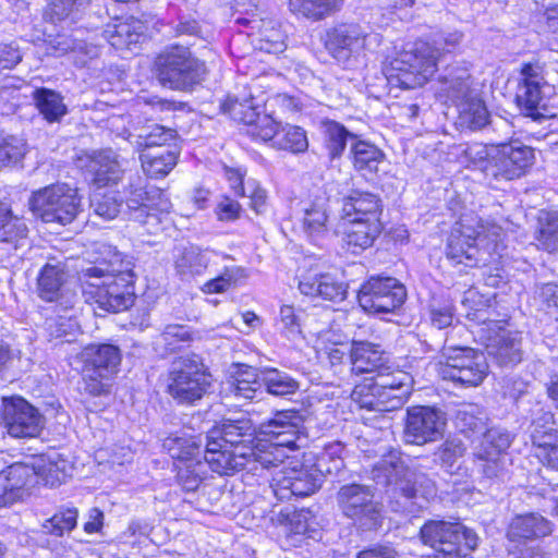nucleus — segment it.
<instances>
[{
    "label": "nucleus",
    "instance_id": "1",
    "mask_svg": "<svg viewBox=\"0 0 558 558\" xmlns=\"http://www.w3.org/2000/svg\"><path fill=\"white\" fill-rule=\"evenodd\" d=\"M205 439L204 450L201 437L196 436H170L163 440V448L175 461L177 481L184 490L195 492L209 470L219 475H232L243 469L258 471L254 446L233 448L208 435Z\"/></svg>",
    "mask_w": 558,
    "mask_h": 558
},
{
    "label": "nucleus",
    "instance_id": "2",
    "mask_svg": "<svg viewBox=\"0 0 558 558\" xmlns=\"http://www.w3.org/2000/svg\"><path fill=\"white\" fill-rule=\"evenodd\" d=\"M506 228L492 219L462 215L448 238L446 255L454 264L468 267L483 266L484 283L498 288L506 282L502 268L508 256Z\"/></svg>",
    "mask_w": 558,
    "mask_h": 558
},
{
    "label": "nucleus",
    "instance_id": "3",
    "mask_svg": "<svg viewBox=\"0 0 558 558\" xmlns=\"http://www.w3.org/2000/svg\"><path fill=\"white\" fill-rule=\"evenodd\" d=\"M93 265L80 274L86 300L107 312L128 310L134 301L133 263L114 246L97 242Z\"/></svg>",
    "mask_w": 558,
    "mask_h": 558
},
{
    "label": "nucleus",
    "instance_id": "4",
    "mask_svg": "<svg viewBox=\"0 0 558 558\" xmlns=\"http://www.w3.org/2000/svg\"><path fill=\"white\" fill-rule=\"evenodd\" d=\"M123 193V198L118 197L114 192L95 193L90 199L94 213L105 220L114 219L124 202L130 220L144 226L148 233H157L162 229L163 219L172 207L168 195L162 190L155 186L147 187L145 179L137 173H132L128 178Z\"/></svg>",
    "mask_w": 558,
    "mask_h": 558
},
{
    "label": "nucleus",
    "instance_id": "5",
    "mask_svg": "<svg viewBox=\"0 0 558 558\" xmlns=\"http://www.w3.org/2000/svg\"><path fill=\"white\" fill-rule=\"evenodd\" d=\"M462 304L468 308L466 317L478 327L481 337L489 355L500 365H514L522 359L521 337L517 331L504 327L505 320L496 319V310L492 296L480 294L475 289L464 293Z\"/></svg>",
    "mask_w": 558,
    "mask_h": 558
},
{
    "label": "nucleus",
    "instance_id": "6",
    "mask_svg": "<svg viewBox=\"0 0 558 558\" xmlns=\"http://www.w3.org/2000/svg\"><path fill=\"white\" fill-rule=\"evenodd\" d=\"M344 446L330 442L324 447L317 460V468L296 462L292 466L283 465L272 474L270 488L278 500L292 497H306L314 494L322 485L319 473L337 474L344 468Z\"/></svg>",
    "mask_w": 558,
    "mask_h": 558
},
{
    "label": "nucleus",
    "instance_id": "7",
    "mask_svg": "<svg viewBox=\"0 0 558 558\" xmlns=\"http://www.w3.org/2000/svg\"><path fill=\"white\" fill-rule=\"evenodd\" d=\"M231 117L248 126L247 134L255 140L270 142L277 149L293 154L304 153L308 147L305 131L296 125L281 124L270 114L262 113L253 98L235 100L229 105Z\"/></svg>",
    "mask_w": 558,
    "mask_h": 558
},
{
    "label": "nucleus",
    "instance_id": "8",
    "mask_svg": "<svg viewBox=\"0 0 558 558\" xmlns=\"http://www.w3.org/2000/svg\"><path fill=\"white\" fill-rule=\"evenodd\" d=\"M301 417L294 411L278 412L258 427L254 445L260 469L277 468L289 458V452L300 448Z\"/></svg>",
    "mask_w": 558,
    "mask_h": 558
},
{
    "label": "nucleus",
    "instance_id": "9",
    "mask_svg": "<svg viewBox=\"0 0 558 558\" xmlns=\"http://www.w3.org/2000/svg\"><path fill=\"white\" fill-rule=\"evenodd\" d=\"M440 48L424 40L408 43L386 68L391 85L404 89L423 86L436 73Z\"/></svg>",
    "mask_w": 558,
    "mask_h": 558
},
{
    "label": "nucleus",
    "instance_id": "10",
    "mask_svg": "<svg viewBox=\"0 0 558 558\" xmlns=\"http://www.w3.org/2000/svg\"><path fill=\"white\" fill-rule=\"evenodd\" d=\"M158 81L162 86L175 90H189L205 80L207 68L184 46H170L155 60Z\"/></svg>",
    "mask_w": 558,
    "mask_h": 558
},
{
    "label": "nucleus",
    "instance_id": "11",
    "mask_svg": "<svg viewBox=\"0 0 558 558\" xmlns=\"http://www.w3.org/2000/svg\"><path fill=\"white\" fill-rule=\"evenodd\" d=\"M371 475L379 485L393 486L395 492H399L409 501L416 500L420 495L426 499V495L435 493L434 484L407 466L398 450L384 454L373 465Z\"/></svg>",
    "mask_w": 558,
    "mask_h": 558
},
{
    "label": "nucleus",
    "instance_id": "12",
    "mask_svg": "<svg viewBox=\"0 0 558 558\" xmlns=\"http://www.w3.org/2000/svg\"><path fill=\"white\" fill-rule=\"evenodd\" d=\"M420 534L423 543L436 550L435 558H472L468 551L478 545L477 534L460 522L430 520Z\"/></svg>",
    "mask_w": 558,
    "mask_h": 558
},
{
    "label": "nucleus",
    "instance_id": "13",
    "mask_svg": "<svg viewBox=\"0 0 558 558\" xmlns=\"http://www.w3.org/2000/svg\"><path fill=\"white\" fill-rule=\"evenodd\" d=\"M82 362L84 389L92 396L109 392L110 380L119 372L121 351L111 343H90L78 355Z\"/></svg>",
    "mask_w": 558,
    "mask_h": 558
},
{
    "label": "nucleus",
    "instance_id": "14",
    "mask_svg": "<svg viewBox=\"0 0 558 558\" xmlns=\"http://www.w3.org/2000/svg\"><path fill=\"white\" fill-rule=\"evenodd\" d=\"M210 373L196 355L181 356L172 363L168 377V392L179 403L192 404L209 392Z\"/></svg>",
    "mask_w": 558,
    "mask_h": 558
},
{
    "label": "nucleus",
    "instance_id": "15",
    "mask_svg": "<svg viewBox=\"0 0 558 558\" xmlns=\"http://www.w3.org/2000/svg\"><path fill=\"white\" fill-rule=\"evenodd\" d=\"M29 208L44 222L68 225L81 210V197L68 184L49 185L32 194Z\"/></svg>",
    "mask_w": 558,
    "mask_h": 558
},
{
    "label": "nucleus",
    "instance_id": "16",
    "mask_svg": "<svg viewBox=\"0 0 558 558\" xmlns=\"http://www.w3.org/2000/svg\"><path fill=\"white\" fill-rule=\"evenodd\" d=\"M337 501L342 513L363 530L377 529L383 520V506L375 500L371 487L361 484L343 485Z\"/></svg>",
    "mask_w": 558,
    "mask_h": 558
},
{
    "label": "nucleus",
    "instance_id": "17",
    "mask_svg": "<svg viewBox=\"0 0 558 558\" xmlns=\"http://www.w3.org/2000/svg\"><path fill=\"white\" fill-rule=\"evenodd\" d=\"M440 375L446 380L465 387H476L488 375V363L483 352L469 347L452 348L441 365Z\"/></svg>",
    "mask_w": 558,
    "mask_h": 558
},
{
    "label": "nucleus",
    "instance_id": "18",
    "mask_svg": "<svg viewBox=\"0 0 558 558\" xmlns=\"http://www.w3.org/2000/svg\"><path fill=\"white\" fill-rule=\"evenodd\" d=\"M359 304L368 313H392L402 306L407 299L405 287L391 277H372L359 291Z\"/></svg>",
    "mask_w": 558,
    "mask_h": 558
},
{
    "label": "nucleus",
    "instance_id": "19",
    "mask_svg": "<svg viewBox=\"0 0 558 558\" xmlns=\"http://www.w3.org/2000/svg\"><path fill=\"white\" fill-rule=\"evenodd\" d=\"M495 163L488 168L494 186L500 181H511L525 173L534 160L533 149L519 140L501 143L494 149Z\"/></svg>",
    "mask_w": 558,
    "mask_h": 558
},
{
    "label": "nucleus",
    "instance_id": "20",
    "mask_svg": "<svg viewBox=\"0 0 558 558\" xmlns=\"http://www.w3.org/2000/svg\"><path fill=\"white\" fill-rule=\"evenodd\" d=\"M446 416L434 407L417 405L409 408L403 432L407 444L423 446L442 438Z\"/></svg>",
    "mask_w": 558,
    "mask_h": 558
},
{
    "label": "nucleus",
    "instance_id": "21",
    "mask_svg": "<svg viewBox=\"0 0 558 558\" xmlns=\"http://www.w3.org/2000/svg\"><path fill=\"white\" fill-rule=\"evenodd\" d=\"M1 421L8 434L15 438H33L44 427L40 412L22 397L2 399Z\"/></svg>",
    "mask_w": 558,
    "mask_h": 558
},
{
    "label": "nucleus",
    "instance_id": "22",
    "mask_svg": "<svg viewBox=\"0 0 558 558\" xmlns=\"http://www.w3.org/2000/svg\"><path fill=\"white\" fill-rule=\"evenodd\" d=\"M511 442L512 435L508 430L499 427L485 429L474 456L482 462L481 469L486 477L504 476L509 462L506 451Z\"/></svg>",
    "mask_w": 558,
    "mask_h": 558
},
{
    "label": "nucleus",
    "instance_id": "23",
    "mask_svg": "<svg viewBox=\"0 0 558 558\" xmlns=\"http://www.w3.org/2000/svg\"><path fill=\"white\" fill-rule=\"evenodd\" d=\"M76 167L97 189L117 184L123 174L118 156L112 150L84 153L77 157Z\"/></svg>",
    "mask_w": 558,
    "mask_h": 558
},
{
    "label": "nucleus",
    "instance_id": "24",
    "mask_svg": "<svg viewBox=\"0 0 558 558\" xmlns=\"http://www.w3.org/2000/svg\"><path fill=\"white\" fill-rule=\"evenodd\" d=\"M520 82L517 89V101L526 114L533 116L544 106L545 98L553 93L544 76V69L538 63H525L520 71Z\"/></svg>",
    "mask_w": 558,
    "mask_h": 558
},
{
    "label": "nucleus",
    "instance_id": "25",
    "mask_svg": "<svg viewBox=\"0 0 558 558\" xmlns=\"http://www.w3.org/2000/svg\"><path fill=\"white\" fill-rule=\"evenodd\" d=\"M226 256L214 251L202 250L196 245L178 247L174 254V269L182 280L203 276L207 270L225 259Z\"/></svg>",
    "mask_w": 558,
    "mask_h": 558
},
{
    "label": "nucleus",
    "instance_id": "26",
    "mask_svg": "<svg viewBox=\"0 0 558 558\" xmlns=\"http://www.w3.org/2000/svg\"><path fill=\"white\" fill-rule=\"evenodd\" d=\"M365 44V35L357 24H341L327 33L326 48L338 61L359 53Z\"/></svg>",
    "mask_w": 558,
    "mask_h": 558
},
{
    "label": "nucleus",
    "instance_id": "27",
    "mask_svg": "<svg viewBox=\"0 0 558 558\" xmlns=\"http://www.w3.org/2000/svg\"><path fill=\"white\" fill-rule=\"evenodd\" d=\"M473 80L469 69L464 66H451L438 81L436 95L444 101H451L458 107L475 95L472 88Z\"/></svg>",
    "mask_w": 558,
    "mask_h": 558
},
{
    "label": "nucleus",
    "instance_id": "28",
    "mask_svg": "<svg viewBox=\"0 0 558 558\" xmlns=\"http://www.w3.org/2000/svg\"><path fill=\"white\" fill-rule=\"evenodd\" d=\"M377 388L384 393L388 401V407L395 409L401 408L411 395L413 378L401 369H381L373 376Z\"/></svg>",
    "mask_w": 558,
    "mask_h": 558
},
{
    "label": "nucleus",
    "instance_id": "29",
    "mask_svg": "<svg viewBox=\"0 0 558 558\" xmlns=\"http://www.w3.org/2000/svg\"><path fill=\"white\" fill-rule=\"evenodd\" d=\"M347 284L330 274L308 271L299 282L302 294L326 301L341 302L347 296Z\"/></svg>",
    "mask_w": 558,
    "mask_h": 558
},
{
    "label": "nucleus",
    "instance_id": "30",
    "mask_svg": "<svg viewBox=\"0 0 558 558\" xmlns=\"http://www.w3.org/2000/svg\"><path fill=\"white\" fill-rule=\"evenodd\" d=\"M351 372L355 375L377 374L388 369V355L378 344L353 340L350 350Z\"/></svg>",
    "mask_w": 558,
    "mask_h": 558
},
{
    "label": "nucleus",
    "instance_id": "31",
    "mask_svg": "<svg viewBox=\"0 0 558 558\" xmlns=\"http://www.w3.org/2000/svg\"><path fill=\"white\" fill-rule=\"evenodd\" d=\"M257 430L253 421L241 415L238 418L225 420L219 426H215L206 435L211 438L221 439L222 442L235 448L239 446H251L256 438Z\"/></svg>",
    "mask_w": 558,
    "mask_h": 558
},
{
    "label": "nucleus",
    "instance_id": "32",
    "mask_svg": "<svg viewBox=\"0 0 558 558\" xmlns=\"http://www.w3.org/2000/svg\"><path fill=\"white\" fill-rule=\"evenodd\" d=\"M383 210L381 199L378 195L361 190H353L343 198L342 219L380 221Z\"/></svg>",
    "mask_w": 558,
    "mask_h": 558
},
{
    "label": "nucleus",
    "instance_id": "33",
    "mask_svg": "<svg viewBox=\"0 0 558 558\" xmlns=\"http://www.w3.org/2000/svg\"><path fill=\"white\" fill-rule=\"evenodd\" d=\"M329 211V199L325 195L303 203L302 229L310 240L315 241L328 232Z\"/></svg>",
    "mask_w": 558,
    "mask_h": 558
},
{
    "label": "nucleus",
    "instance_id": "34",
    "mask_svg": "<svg viewBox=\"0 0 558 558\" xmlns=\"http://www.w3.org/2000/svg\"><path fill=\"white\" fill-rule=\"evenodd\" d=\"M342 241L348 250L357 253L369 247L381 232L380 221L343 219Z\"/></svg>",
    "mask_w": 558,
    "mask_h": 558
},
{
    "label": "nucleus",
    "instance_id": "35",
    "mask_svg": "<svg viewBox=\"0 0 558 558\" xmlns=\"http://www.w3.org/2000/svg\"><path fill=\"white\" fill-rule=\"evenodd\" d=\"M551 532V524L538 513L517 515L512 519L508 532V542H530L544 537Z\"/></svg>",
    "mask_w": 558,
    "mask_h": 558
},
{
    "label": "nucleus",
    "instance_id": "36",
    "mask_svg": "<svg viewBox=\"0 0 558 558\" xmlns=\"http://www.w3.org/2000/svg\"><path fill=\"white\" fill-rule=\"evenodd\" d=\"M68 275L62 263H47L37 277L38 296L46 302H57L63 295Z\"/></svg>",
    "mask_w": 558,
    "mask_h": 558
},
{
    "label": "nucleus",
    "instance_id": "37",
    "mask_svg": "<svg viewBox=\"0 0 558 558\" xmlns=\"http://www.w3.org/2000/svg\"><path fill=\"white\" fill-rule=\"evenodd\" d=\"M144 25L134 19L118 21L105 29V37L116 49L132 50L144 37Z\"/></svg>",
    "mask_w": 558,
    "mask_h": 558
},
{
    "label": "nucleus",
    "instance_id": "38",
    "mask_svg": "<svg viewBox=\"0 0 558 558\" xmlns=\"http://www.w3.org/2000/svg\"><path fill=\"white\" fill-rule=\"evenodd\" d=\"M344 0H289V10L296 17L322 21L339 11Z\"/></svg>",
    "mask_w": 558,
    "mask_h": 558
},
{
    "label": "nucleus",
    "instance_id": "39",
    "mask_svg": "<svg viewBox=\"0 0 558 558\" xmlns=\"http://www.w3.org/2000/svg\"><path fill=\"white\" fill-rule=\"evenodd\" d=\"M73 464L58 452H51L41 458L37 465V473L45 482V485L54 487L72 476Z\"/></svg>",
    "mask_w": 558,
    "mask_h": 558
},
{
    "label": "nucleus",
    "instance_id": "40",
    "mask_svg": "<svg viewBox=\"0 0 558 558\" xmlns=\"http://www.w3.org/2000/svg\"><path fill=\"white\" fill-rule=\"evenodd\" d=\"M33 100L39 113L49 123L60 122L68 113L62 95L53 89L36 88L33 92Z\"/></svg>",
    "mask_w": 558,
    "mask_h": 558
},
{
    "label": "nucleus",
    "instance_id": "41",
    "mask_svg": "<svg viewBox=\"0 0 558 558\" xmlns=\"http://www.w3.org/2000/svg\"><path fill=\"white\" fill-rule=\"evenodd\" d=\"M27 468L12 464L0 473V508L8 507L22 497Z\"/></svg>",
    "mask_w": 558,
    "mask_h": 558
},
{
    "label": "nucleus",
    "instance_id": "42",
    "mask_svg": "<svg viewBox=\"0 0 558 558\" xmlns=\"http://www.w3.org/2000/svg\"><path fill=\"white\" fill-rule=\"evenodd\" d=\"M377 388L373 377L365 378L363 383L355 385L351 393V399L361 409L377 412L393 410L388 407L386 397Z\"/></svg>",
    "mask_w": 558,
    "mask_h": 558
},
{
    "label": "nucleus",
    "instance_id": "43",
    "mask_svg": "<svg viewBox=\"0 0 558 558\" xmlns=\"http://www.w3.org/2000/svg\"><path fill=\"white\" fill-rule=\"evenodd\" d=\"M27 232L24 220L13 216L9 205L0 202V241L12 243L19 248L24 245Z\"/></svg>",
    "mask_w": 558,
    "mask_h": 558
},
{
    "label": "nucleus",
    "instance_id": "44",
    "mask_svg": "<svg viewBox=\"0 0 558 558\" xmlns=\"http://www.w3.org/2000/svg\"><path fill=\"white\" fill-rule=\"evenodd\" d=\"M144 172L158 179L166 177L177 165L178 155L170 148H162L157 151H143L140 156Z\"/></svg>",
    "mask_w": 558,
    "mask_h": 558
},
{
    "label": "nucleus",
    "instance_id": "45",
    "mask_svg": "<svg viewBox=\"0 0 558 558\" xmlns=\"http://www.w3.org/2000/svg\"><path fill=\"white\" fill-rule=\"evenodd\" d=\"M532 426L531 438L534 446V456L544 465L558 470V438L554 441V435L547 429L539 430L535 422Z\"/></svg>",
    "mask_w": 558,
    "mask_h": 558
},
{
    "label": "nucleus",
    "instance_id": "46",
    "mask_svg": "<svg viewBox=\"0 0 558 558\" xmlns=\"http://www.w3.org/2000/svg\"><path fill=\"white\" fill-rule=\"evenodd\" d=\"M458 123L462 128L480 130L488 123L489 113L484 101L476 95L458 105Z\"/></svg>",
    "mask_w": 558,
    "mask_h": 558
},
{
    "label": "nucleus",
    "instance_id": "47",
    "mask_svg": "<svg viewBox=\"0 0 558 558\" xmlns=\"http://www.w3.org/2000/svg\"><path fill=\"white\" fill-rule=\"evenodd\" d=\"M263 387L269 395L289 396L299 389V383L291 375L277 368L266 367L259 371Z\"/></svg>",
    "mask_w": 558,
    "mask_h": 558
},
{
    "label": "nucleus",
    "instance_id": "48",
    "mask_svg": "<svg viewBox=\"0 0 558 558\" xmlns=\"http://www.w3.org/2000/svg\"><path fill=\"white\" fill-rule=\"evenodd\" d=\"M487 414L485 410L475 403L462 404L456 412V427L463 434L484 433L486 429Z\"/></svg>",
    "mask_w": 558,
    "mask_h": 558
},
{
    "label": "nucleus",
    "instance_id": "49",
    "mask_svg": "<svg viewBox=\"0 0 558 558\" xmlns=\"http://www.w3.org/2000/svg\"><path fill=\"white\" fill-rule=\"evenodd\" d=\"M238 399L254 400L264 393L260 373L251 366H244L230 386Z\"/></svg>",
    "mask_w": 558,
    "mask_h": 558
},
{
    "label": "nucleus",
    "instance_id": "50",
    "mask_svg": "<svg viewBox=\"0 0 558 558\" xmlns=\"http://www.w3.org/2000/svg\"><path fill=\"white\" fill-rule=\"evenodd\" d=\"M351 154L354 168L363 175L374 173L383 161V153L373 144L363 141L352 143Z\"/></svg>",
    "mask_w": 558,
    "mask_h": 558
},
{
    "label": "nucleus",
    "instance_id": "51",
    "mask_svg": "<svg viewBox=\"0 0 558 558\" xmlns=\"http://www.w3.org/2000/svg\"><path fill=\"white\" fill-rule=\"evenodd\" d=\"M536 245L547 252L558 251V211H542L534 234Z\"/></svg>",
    "mask_w": 558,
    "mask_h": 558
},
{
    "label": "nucleus",
    "instance_id": "52",
    "mask_svg": "<svg viewBox=\"0 0 558 558\" xmlns=\"http://www.w3.org/2000/svg\"><path fill=\"white\" fill-rule=\"evenodd\" d=\"M323 129L324 145L331 159L342 155L349 140H355V135L349 132L339 122L331 120L325 121Z\"/></svg>",
    "mask_w": 558,
    "mask_h": 558
},
{
    "label": "nucleus",
    "instance_id": "53",
    "mask_svg": "<svg viewBox=\"0 0 558 558\" xmlns=\"http://www.w3.org/2000/svg\"><path fill=\"white\" fill-rule=\"evenodd\" d=\"M191 340V330L184 325H168L154 341L156 351L160 354L173 353Z\"/></svg>",
    "mask_w": 558,
    "mask_h": 558
},
{
    "label": "nucleus",
    "instance_id": "54",
    "mask_svg": "<svg viewBox=\"0 0 558 558\" xmlns=\"http://www.w3.org/2000/svg\"><path fill=\"white\" fill-rule=\"evenodd\" d=\"M245 278L246 272L243 267L236 265L225 266L219 275L206 281L201 290L205 294L223 293Z\"/></svg>",
    "mask_w": 558,
    "mask_h": 558
},
{
    "label": "nucleus",
    "instance_id": "55",
    "mask_svg": "<svg viewBox=\"0 0 558 558\" xmlns=\"http://www.w3.org/2000/svg\"><path fill=\"white\" fill-rule=\"evenodd\" d=\"M45 328L50 340H59L61 343H71L80 333V325L76 319L69 316L49 317Z\"/></svg>",
    "mask_w": 558,
    "mask_h": 558
},
{
    "label": "nucleus",
    "instance_id": "56",
    "mask_svg": "<svg viewBox=\"0 0 558 558\" xmlns=\"http://www.w3.org/2000/svg\"><path fill=\"white\" fill-rule=\"evenodd\" d=\"M175 130L155 124L150 130H145L137 135H131L130 142L137 149L166 146L175 138Z\"/></svg>",
    "mask_w": 558,
    "mask_h": 558
},
{
    "label": "nucleus",
    "instance_id": "57",
    "mask_svg": "<svg viewBox=\"0 0 558 558\" xmlns=\"http://www.w3.org/2000/svg\"><path fill=\"white\" fill-rule=\"evenodd\" d=\"M494 149L495 146L487 147L481 143L471 144L464 149V156L469 162V167L472 166L481 170L484 173L487 184L490 186H494V179H492L488 168L495 163Z\"/></svg>",
    "mask_w": 558,
    "mask_h": 558
},
{
    "label": "nucleus",
    "instance_id": "58",
    "mask_svg": "<svg viewBox=\"0 0 558 558\" xmlns=\"http://www.w3.org/2000/svg\"><path fill=\"white\" fill-rule=\"evenodd\" d=\"M77 517L76 508L61 509L44 523L43 529L48 534L62 536L76 526Z\"/></svg>",
    "mask_w": 558,
    "mask_h": 558
},
{
    "label": "nucleus",
    "instance_id": "59",
    "mask_svg": "<svg viewBox=\"0 0 558 558\" xmlns=\"http://www.w3.org/2000/svg\"><path fill=\"white\" fill-rule=\"evenodd\" d=\"M26 153V143L23 138L9 135L0 137V166L16 163Z\"/></svg>",
    "mask_w": 558,
    "mask_h": 558
},
{
    "label": "nucleus",
    "instance_id": "60",
    "mask_svg": "<svg viewBox=\"0 0 558 558\" xmlns=\"http://www.w3.org/2000/svg\"><path fill=\"white\" fill-rule=\"evenodd\" d=\"M276 325L288 339H295L301 333L300 314L291 305H282L280 307Z\"/></svg>",
    "mask_w": 558,
    "mask_h": 558
},
{
    "label": "nucleus",
    "instance_id": "61",
    "mask_svg": "<svg viewBox=\"0 0 558 558\" xmlns=\"http://www.w3.org/2000/svg\"><path fill=\"white\" fill-rule=\"evenodd\" d=\"M144 105L146 110L143 112L149 114L154 119H165L169 113L174 112L181 108V104L172 100L163 99L158 96L144 97Z\"/></svg>",
    "mask_w": 558,
    "mask_h": 558
},
{
    "label": "nucleus",
    "instance_id": "62",
    "mask_svg": "<svg viewBox=\"0 0 558 558\" xmlns=\"http://www.w3.org/2000/svg\"><path fill=\"white\" fill-rule=\"evenodd\" d=\"M251 199L250 206L256 214H263L267 209V192L260 184L254 180L248 179L245 182V194Z\"/></svg>",
    "mask_w": 558,
    "mask_h": 558
},
{
    "label": "nucleus",
    "instance_id": "63",
    "mask_svg": "<svg viewBox=\"0 0 558 558\" xmlns=\"http://www.w3.org/2000/svg\"><path fill=\"white\" fill-rule=\"evenodd\" d=\"M465 450L466 448L460 439L451 438L441 445L438 456L445 466L451 468L464 454Z\"/></svg>",
    "mask_w": 558,
    "mask_h": 558
},
{
    "label": "nucleus",
    "instance_id": "64",
    "mask_svg": "<svg viewBox=\"0 0 558 558\" xmlns=\"http://www.w3.org/2000/svg\"><path fill=\"white\" fill-rule=\"evenodd\" d=\"M90 0H53L51 12L58 20H64L75 12L85 9Z\"/></svg>",
    "mask_w": 558,
    "mask_h": 558
}]
</instances>
